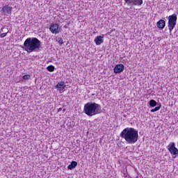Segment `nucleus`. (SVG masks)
<instances>
[{
	"label": "nucleus",
	"instance_id": "nucleus-1",
	"mask_svg": "<svg viewBox=\"0 0 178 178\" xmlns=\"http://www.w3.org/2000/svg\"><path fill=\"white\" fill-rule=\"evenodd\" d=\"M120 137L124 138L127 144H136L138 141V130L127 127L120 133Z\"/></svg>",
	"mask_w": 178,
	"mask_h": 178
},
{
	"label": "nucleus",
	"instance_id": "nucleus-2",
	"mask_svg": "<svg viewBox=\"0 0 178 178\" xmlns=\"http://www.w3.org/2000/svg\"><path fill=\"white\" fill-rule=\"evenodd\" d=\"M22 48L28 54H31V52H37L38 49L41 48V41H40V40H38L37 38H28L26 40H25Z\"/></svg>",
	"mask_w": 178,
	"mask_h": 178
},
{
	"label": "nucleus",
	"instance_id": "nucleus-3",
	"mask_svg": "<svg viewBox=\"0 0 178 178\" xmlns=\"http://www.w3.org/2000/svg\"><path fill=\"white\" fill-rule=\"evenodd\" d=\"M83 112L87 116H95L102 113V107L95 102H88L83 106Z\"/></svg>",
	"mask_w": 178,
	"mask_h": 178
},
{
	"label": "nucleus",
	"instance_id": "nucleus-4",
	"mask_svg": "<svg viewBox=\"0 0 178 178\" xmlns=\"http://www.w3.org/2000/svg\"><path fill=\"white\" fill-rule=\"evenodd\" d=\"M176 23H177V15L172 14L168 17V29L170 33L173 31V29L176 27Z\"/></svg>",
	"mask_w": 178,
	"mask_h": 178
},
{
	"label": "nucleus",
	"instance_id": "nucleus-5",
	"mask_svg": "<svg viewBox=\"0 0 178 178\" xmlns=\"http://www.w3.org/2000/svg\"><path fill=\"white\" fill-rule=\"evenodd\" d=\"M13 10V7L10 4H6L1 8V16H10L12 15Z\"/></svg>",
	"mask_w": 178,
	"mask_h": 178
},
{
	"label": "nucleus",
	"instance_id": "nucleus-6",
	"mask_svg": "<svg viewBox=\"0 0 178 178\" xmlns=\"http://www.w3.org/2000/svg\"><path fill=\"white\" fill-rule=\"evenodd\" d=\"M167 148L174 158L178 156V149L176 147L175 143H170Z\"/></svg>",
	"mask_w": 178,
	"mask_h": 178
},
{
	"label": "nucleus",
	"instance_id": "nucleus-7",
	"mask_svg": "<svg viewBox=\"0 0 178 178\" xmlns=\"http://www.w3.org/2000/svg\"><path fill=\"white\" fill-rule=\"evenodd\" d=\"M60 30H62V28L60 27L59 24L58 23H53L49 26V31L52 34H59Z\"/></svg>",
	"mask_w": 178,
	"mask_h": 178
},
{
	"label": "nucleus",
	"instance_id": "nucleus-8",
	"mask_svg": "<svg viewBox=\"0 0 178 178\" xmlns=\"http://www.w3.org/2000/svg\"><path fill=\"white\" fill-rule=\"evenodd\" d=\"M124 2L131 6H141L143 0H124Z\"/></svg>",
	"mask_w": 178,
	"mask_h": 178
},
{
	"label": "nucleus",
	"instance_id": "nucleus-9",
	"mask_svg": "<svg viewBox=\"0 0 178 178\" xmlns=\"http://www.w3.org/2000/svg\"><path fill=\"white\" fill-rule=\"evenodd\" d=\"M114 73L119 74L122 73L124 70V65L123 64L116 65L113 69Z\"/></svg>",
	"mask_w": 178,
	"mask_h": 178
},
{
	"label": "nucleus",
	"instance_id": "nucleus-10",
	"mask_svg": "<svg viewBox=\"0 0 178 178\" xmlns=\"http://www.w3.org/2000/svg\"><path fill=\"white\" fill-rule=\"evenodd\" d=\"M165 26H166V22L163 19H160L156 23V26L158 29H160V30H163V29H165Z\"/></svg>",
	"mask_w": 178,
	"mask_h": 178
},
{
	"label": "nucleus",
	"instance_id": "nucleus-11",
	"mask_svg": "<svg viewBox=\"0 0 178 178\" xmlns=\"http://www.w3.org/2000/svg\"><path fill=\"white\" fill-rule=\"evenodd\" d=\"M56 88L58 91H63V89L66 88V85L65 84L64 81H60L57 83Z\"/></svg>",
	"mask_w": 178,
	"mask_h": 178
},
{
	"label": "nucleus",
	"instance_id": "nucleus-12",
	"mask_svg": "<svg viewBox=\"0 0 178 178\" xmlns=\"http://www.w3.org/2000/svg\"><path fill=\"white\" fill-rule=\"evenodd\" d=\"M94 41H95L96 45H101V44H103V42H104V37L101 36V35L97 36L95 38Z\"/></svg>",
	"mask_w": 178,
	"mask_h": 178
},
{
	"label": "nucleus",
	"instance_id": "nucleus-13",
	"mask_svg": "<svg viewBox=\"0 0 178 178\" xmlns=\"http://www.w3.org/2000/svg\"><path fill=\"white\" fill-rule=\"evenodd\" d=\"M77 166V163L76 161H72L70 165H68V169L70 170H73Z\"/></svg>",
	"mask_w": 178,
	"mask_h": 178
},
{
	"label": "nucleus",
	"instance_id": "nucleus-14",
	"mask_svg": "<svg viewBox=\"0 0 178 178\" xmlns=\"http://www.w3.org/2000/svg\"><path fill=\"white\" fill-rule=\"evenodd\" d=\"M156 101H155L154 99H151L149 101V106H152V108L156 106Z\"/></svg>",
	"mask_w": 178,
	"mask_h": 178
},
{
	"label": "nucleus",
	"instance_id": "nucleus-15",
	"mask_svg": "<svg viewBox=\"0 0 178 178\" xmlns=\"http://www.w3.org/2000/svg\"><path fill=\"white\" fill-rule=\"evenodd\" d=\"M47 70H48V72H54L55 70V66L54 65H49L47 67Z\"/></svg>",
	"mask_w": 178,
	"mask_h": 178
},
{
	"label": "nucleus",
	"instance_id": "nucleus-16",
	"mask_svg": "<svg viewBox=\"0 0 178 178\" xmlns=\"http://www.w3.org/2000/svg\"><path fill=\"white\" fill-rule=\"evenodd\" d=\"M161 104H160L159 106H156V107H155L154 108L152 109V110H151V112H152V113H154V112H158V111H159V109H161Z\"/></svg>",
	"mask_w": 178,
	"mask_h": 178
},
{
	"label": "nucleus",
	"instance_id": "nucleus-17",
	"mask_svg": "<svg viewBox=\"0 0 178 178\" xmlns=\"http://www.w3.org/2000/svg\"><path fill=\"white\" fill-rule=\"evenodd\" d=\"M57 41H58V44H60V45H62L63 44V40H62V38H58L57 39Z\"/></svg>",
	"mask_w": 178,
	"mask_h": 178
},
{
	"label": "nucleus",
	"instance_id": "nucleus-18",
	"mask_svg": "<svg viewBox=\"0 0 178 178\" xmlns=\"http://www.w3.org/2000/svg\"><path fill=\"white\" fill-rule=\"evenodd\" d=\"M22 79H24V80H29L30 79V75L29 74L24 75L22 76Z\"/></svg>",
	"mask_w": 178,
	"mask_h": 178
},
{
	"label": "nucleus",
	"instance_id": "nucleus-19",
	"mask_svg": "<svg viewBox=\"0 0 178 178\" xmlns=\"http://www.w3.org/2000/svg\"><path fill=\"white\" fill-rule=\"evenodd\" d=\"M8 33V31L6 33H1V34L0 35V37H1V38H3L4 37H6Z\"/></svg>",
	"mask_w": 178,
	"mask_h": 178
},
{
	"label": "nucleus",
	"instance_id": "nucleus-20",
	"mask_svg": "<svg viewBox=\"0 0 178 178\" xmlns=\"http://www.w3.org/2000/svg\"><path fill=\"white\" fill-rule=\"evenodd\" d=\"M60 111H62V108H58V112H60Z\"/></svg>",
	"mask_w": 178,
	"mask_h": 178
},
{
	"label": "nucleus",
	"instance_id": "nucleus-21",
	"mask_svg": "<svg viewBox=\"0 0 178 178\" xmlns=\"http://www.w3.org/2000/svg\"><path fill=\"white\" fill-rule=\"evenodd\" d=\"M1 31H3V28L1 29Z\"/></svg>",
	"mask_w": 178,
	"mask_h": 178
},
{
	"label": "nucleus",
	"instance_id": "nucleus-22",
	"mask_svg": "<svg viewBox=\"0 0 178 178\" xmlns=\"http://www.w3.org/2000/svg\"><path fill=\"white\" fill-rule=\"evenodd\" d=\"M63 112H65V111H66V110H65V109H63Z\"/></svg>",
	"mask_w": 178,
	"mask_h": 178
}]
</instances>
